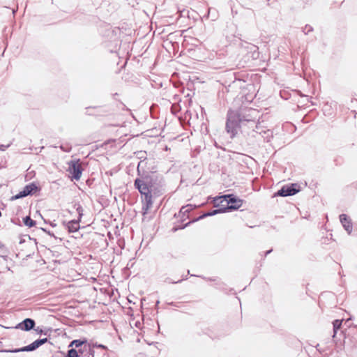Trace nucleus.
Returning <instances> with one entry per match:
<instances>
[{"label": "nucleus", "instance_id": "5", "mask_svg": "<svg viewBox=\"0 0 357 357\" xmlns=\"http://www.w3.org/2000/svg\"><path fill=\"white\" fill-rule=\"evenodd\" d=\"M47 342V338L40 339L34 341L31 344H30L28 346L20 348V349H15L13 350L9 351L12 353H17V352H23V351H32L38 349L40 346L43 345L45 342Z\"/></svg>", "mask_w": 357, "mask_h": 357}, {"label": "nucleus", "instance_id": "18", "mask_svg": "<svg viewBox=\"0 0 357 357\" xmlns=\"http://www.w3.org/2000/svg\"><path fill=\"white\" fill-rule=\"evenodd\" d=\"M334 335L337 333V331L341 327L342 320L336 319L333 322Z\"/></svg>", "mask_w": 357, "mask_h": 357}, {"label": "nucleus", "instance_id": "4", "mask_svg": "<svg viewBox=\"0 0 357 357\" xmlns=\"http://www.w3.org/2000/svg\"><path fill=\"white\" fill-rule=\"evenodd\" d=\"M72 178L79 180L82 176V167L79 160H72L68 163V169Z\"/></svg>", "mask_w": 357, "mask_h": 357}, {"label": "nucleus", "instance_id": "14", "mask_svg": "<svg viewBox=\"0 0 357 357\" xmlns=\"http://www.w3.org/2000/svg\"><path fill=\"white\" fill-rule=\"evenodd\" d=\"M24 224L28 227H33L36 225V222L33 220L29 216H26L23 219Z\"/></svg>", "mask_w": 357, "mask_h": 357}, {"label": "nucleus", "instance_id": "16", "mask_svg": "<svg viewBox=\"0 0 357 357\" xmlns=\"http://www.w3.org/2000/svg\"><path fill=\"white\" fill-rule=\"evenodd\" d=\"M86 342V340H75L70 342L69 347L75 346V347H79Z\"/></svg>", "mask_w": 357, "mask_h": 357}, {"label": "nucleus", "instance_id": "1", "mask_svg": "<svg viewBox=\"0 0 357 357\" xmlns=\"http://www.w3.org/2000/svg\"><path fill=\"white\" fill-rule=\"evenodd\" d=\"M251 119H245V116L241 118V115L234 111H229L227 114V120L226 123L227 132L231 137H234L240 129L245 126V122H250Z\"/></svg>", "mask_w": 357, "mask_h": 357}, {"label": "nucleus", "instance_id": "21", "mask_svg": "<svg viewBox=\"0 0 357 357\" xmlns=\"http://www.w3.org/2000/svg\"><path fill=\"white\" fill-rule=\"evenodd\" d=\"M305 30H307V32H309V31H312V28L310 26H306Z\"/></svg>", "mask_w": 357, "mask_h": 357}, {"label": "nucleus", "instance_id": "23", "mask_svg": "<svg viewBox=\"0 0 357 357\" xmlns=\"http://www.w3.org/2000/svg\"><path fill=\"white\" fill-rule=\"evenodd\" d=\"M98 347H102V348H104L105 347H104L103 345L100 344V345H98Z\"/></svg>", "mask_w": 357, "mask_h": 357}, {"label": "nucleus", "instance_id": "10", "mask_svg": "<svg viewBox=\"0 0 357 357\" xmlns=\"http://www.w3.org/2000/svg\"><path fill=\"white\" fill-rule=\"evenodd\" d=\"M255 129H253L254 131L259 132L262 137L266 140V142H269L271 138L273 137V133L270 130H263V131H258L259 126L258 125H255Z\"/></svg>", "mask_w": 357, "mask_h": 357}, {"label": "nucleus", "instance_id": "15", "mask_svg": "<svg viewBox=\"0 0 357 357\" xmlns=\"http://www.w3.org/2000/svg\"><path fill=\"white\" fill-rule=\"evenodd\" d=\"M195 208V206H193L191 204H188L185 206H183L181 210H180V213H183V215L188 213V212H190V211L193 210Z\"/></svg>", "mask_w": 357, "mask_h": 357}, {"label": "nucleus", "instance_id": "3", "mask_svg": "<svg viewBox=\"0 0 357 357\" xmlns=\"http://www.w3.org/2000/svg\"><path fill=\"white\" fill-rule=\"evenodd\" d=\"M225 202L228 206L227 207H225L227 208V211L228 210H236L239 208L243 204L241 199H236L234 197L231 195H227L221 197H217L213 199L214 206L217 207L220 204H222Z\"/></svg>", "mask_w": 357, "mask_h": 357}, {"label": "nucleus", "instance_id": "6", "mask_svg": "<svg viewBox=\"0 0 357 357\" xmlns=\"http://www.w3.org/2000/svg\"><path fill=\"white\" fill-rule=\"evenodd\" d=\"M259 112L255 109H248L245 111V113L243 115H241V118L245 116V119H251L250 122H245V125H248L249 128H253L255 127L256 120L259 117Z\"/></svg>", "mask_w": 357, "mask_h": 357}, {"label": "nucleus", "instance_id": "20", "mask_svg": "<svg viewBox=\"0 0 357 357\" xmlns=\"http://www.w3.org/2000/svg\"><path fill=\"white\" fill-rule=\"evenodd\" d=\"M76 211H77V212L78 213V215H79L78 220H81V218H82V217L83 215V208H82V207L80 205H77V206L76 208Z\"/></svg>", "mask_w": 357, "mask_h": 357}, {"label": "nucleus", "instance_id": "26", "mask_svg": "<svg viewBox=\"0 0 357 357\" xmlns=\"http://www.w3.org/2000/svg\"><path fill=\"white\" fill-rule=\"evenodd\" d=\"M1 216V212L0 211V217Z\"/></svg>", "mask_w": 357, "mask_h": 357}, {"label": "nucleus", "instance_id": "8", "mask_svg": "<svg viewBox=\"0 0 357 357\" xmlns=\"http://www.w3.org/2000/svg\"><path fill=\"white\" fill-rule=\"evenodd\" d=\"M340 220L344 229L350 234L353 228L351 219L347 215L342 214L340 215Z\"/></svg>", "mask_w": 357, "mask_h": 357}, {"label": "nucleus", "instance_id": "25", "mask_svg": "<svg viewBox=\"0 0 357 357\" xmlns=\"http://www.w3.org/2000/svg\"><path fill=\"white\" fill-rule=\"evenodd\" d=\"M2 247V243L0 242V248Z\"/></svg>", "mask_w": 357, "mask_h": 357}, {"label": "nucleus", "instance_id": "7", "mask_svg": "<svg viewBox=\"0 0 357 357\" xmlns=\"http://www.w3.org/2000/svg\"><path fill=\"white\" fill-rule=\"evenodd\" d=\"M296 184H292L290 186H283L280 190L278 191L277 195L282 197L294 195L298 192V190L296 188Z\"/></svg>", "mask_w": 357, "mask_h": 357}, {"label": "nucleus", "instance_id": "12", "mask_svg": "<svg viewBox=\"0 0 357 357\" xmlns=\"http://www.w3.org/2000/svg\"><path fill=\"white\" fill-rule=\"evenodd\" d=\"M225 212H227V208H225V207L220 208V209L213 210L211 212L204 213V215L200 216L197 220L202 219V218L207 217V216H211V215H214L221 213H225Z\"/></svg>", "mask_w": 357, "mask_h": 357}, {"label": "nucleus", "instance_id": "17", "mask_svg": "<svg viewBox=\"0 0 357 357\" xmlns=\"http://www.w3.org/2000/svg\"><path fill=\"white\" fill-rule=\"evenodd\" d=\"M78 353H82L81 349L77 351L75 349H71L68 351L66 357H79Z\"/></svg>", "mask_w": 357, "mask_h": 357}, {"label": "nucleus", "instance_id": "9", "mask_svg": "<svg viewBox=\"0 0 357 357\" xmlns=\"http://www.w3.org/2000/svg\"><path fill=\"white\" fill-rule=\"evenodd\" d=\"M35 326V322L31 319H26L22 322L19 324L17 328H20L22 330L24 331H29L31 328H33Z\"/></svg>", "mask_w": 357, "mask_h": 357}, {"label": "nucleus", "instance_id": "11", "mask_svg": "<svg viewBox=\"0 0 357 357\" xmlns=\"http://www.w3.org/2000/svg\"><path fill=\"white\" fill-rule=\"evenodd\" d=\"M80 220H71L66 223V227L68 229L69 232H75L79 229V222Z\"/></svg>", "mask_w": 357, "mask_h": 357}, {"label": "nucleus", "instance_id": "22", "mask_svg": "<svg viewBox=\"0 0 357 357\" xmlns=\"http://www.w3.org/2000/svg\"><path fill=\"white\" fill-rule=\"evenodd\" d=\"M89 355H91L92 357H94L93 351H91Z\"/></svg>", "mask_w": 357, "mask_h": 357}, {"label": "nucleus", "instance_id": "13", "mask_svg": "<svg viewBox=\"0 0 357 357\" xmlns=\"http://www.w3.org/2000/svg\"><path fill=\"white\" fill-rule=\"evenodd\" d=\"M37 189V187L33 183H30L29 185H26L23 190L27 193V195L31 194V192Z\"/></svg>", "mask_w": 357, "mask_h": 357}, {"label": "nucleus", "instance_id": "2", "mask_svg": "<svg viewBox=\"0 0 357 357\" xmlns=\"http://www.w3.org/2000/svg\"><path fill=\"white\" fill-rule=\"evenodd\" d=\"M135 186L141 193L142 197L144 214L147 213L148 211L152 207V196L151 194V188L148 182L144 179L137 178L135 181Z\"/></svg>", "mask_w": 357, "mask_h": 357}, {"label": "nucleus", "instance_id": "19", "mask_svg": "<svg viewBox=\"0 0 357 357\" xmlns=\"http://www.w3.org/2000/svg\"><path fill=\"white\" fill-rule=\"evenodd\" d=\"M27 196V193L25 192L24 190L20 191L19 193H17L16 195L13 197V199H18L22 197H24Z\"/></svg>", "mask_w": 357, "mask_h": 357}, {"label": "nucleus", "instance_id": "24", "mask_svg": "<svg viewBox=\"0 0 357 357\" xmlns=\"http://www.w3.org/2000/svg\"><path fill=\"white\" fill-rule=\"evenodd\" d=\"M271 252V250H268V251H267V252H266V254H268V253H270Z\"/></svg>", "mask_w": 357, "mask_h": 357}]
</instances>
